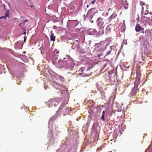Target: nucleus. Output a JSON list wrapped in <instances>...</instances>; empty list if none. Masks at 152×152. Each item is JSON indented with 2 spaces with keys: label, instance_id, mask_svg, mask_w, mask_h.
Listing matches in <instances>:
<instances>
[{
  "label": "nucleus",
  "instance_id": "nucleus-30",
  "mask_svg": "<svg viewBox=\"0 0 152 152\" xmlns=\"http://www.w3.org/2000/svg\"><path fill=\"white\" fill-rule=\"evenodd\" d=\"M24 39H26V38H24Z\"/></svg>",
  "mask_w": 152,
  "mask_h": 152
},
{
  "label": "nucleus",
  "instance_id": "nucleus-22",
  "mask_svg": "<svg viewBox=\"0 0 152 152\" xmlns=\"http://www.w3.org/2000/svg\"><path fill=\"white\" fill-rule=\"evenodd\" d=\"M152 146V140L151 142V144L150 145V146Z\"/></svg>",
  "mask_w": 152,
  "mask_h": 152
},
{
  "label": "nucleus",
  "instance_id": "nucleus-25",
  "mask_svg": "<svg viewBox=\"0 0 152 152\" xmlns=\"http://www.w3.org/2000/svg\"><path fill=\"white\" fill-rule=\"evenodd\" d=\"M26 33V32H24L23 34H25Z\"/></svg>",
  "mask_w": 152,
  "mask_h": 152
},
{
  "label": "nucleus",
  "instance_id": "nucleus-15",
  "mask_svg": "<svg viewBox=\"0 0 152 152\" xmlns=\"http://www.w3.org/2000/svg\"><path fill=\"white\" fill-rule=\"evenodd\" d=\"M84 68H85L83 67H82L79 70V71L80 72H83V71Z\"/></svg>",
  "mask_w": 152,
  "mask_h": 152
},
{
  "label": "nucleus",
  "instance_id": "nucleus-23",
  "mask_svg": "<svg viewBox=\"0 0 152 152\" xmlns=\"http://www.w3.org/2000/svg\"><path fill=\"white\" fill-rule=\"evenodd\" d=\"M111 8H109L108 10V11H109L110 10H111Z\"/></svg>",
  "mask_w": 152,
  "mask_h": 152
},
{
  "label": "nucleus",
  "instance_id": "nucleus-4",
  "mask_svg": "<svg viewBox=\"0 0 152 152\" xmlns=\"http://www.w3.org/2000/svg\"><path fill=\"white\" fill-rule=\"evenodd\" d=\"M54 102V100L53 99H51L48 102V104L49 105V107H52L53 105H54V106H56V105L53 104Z\"/></svg>",
  "mask_w": 152,
  "mask_h": 152
},
{
  "label": "nucleus",
  "instance_id": "nucleus-28",
  "mask_svg": "<svg viewBox=\"0 0 152 152\" xmlns=\"http://www.w3.org/2000/svg\"><path fill=\"white\" fill-rule=\"evenodd\" d=\"M88 5H87V7H88Z\"/></svg>",
  "mask_w": 152,
  "mask_h": 152
},
{
  "label": "nucleus",
  "instance_id": "nucleus-17",
  "mask_svg": "<svg viewBox=\"0 0 152 152\" xmlns=\"http://www.w3.org/2000/svg\"><path fill=\"white\" fill-rule=\"evenodd\" d=\"M65 110L67 112H69L70 111L69 108L66 107L65 108Z\"/></svg>",
  "mask_w": 152,
  "mask_h": 152
},
{
  "label": "nucleus",
  "instance_id": "nucleus-16",
  "mask_svg": "<svg viewBox=\"0 0 152 152\" xmlns=\"http://www.w3.org/2000/svg\"><path fill=\"white\" fill-rule=\"evenodd\" d=\"M148 13H149L148 11L147 10L145 11V12L144 13V15H147Z\"/></svg>",
  "mask_w": 152,
  "mask_h": 152
},
{
  "label": "nucleus",
  "instance_id": "nucleus-27",
  "mask_svg": "<svg viewBox=\"0 0 152 152\" xmlns=\"http://www.w3.org/2000/svg\"><path fill=\"white\" fill-rule=\"evenodd\" d=\"M146 31H148L147 30H145V33L146 32Z\"/></svg>",
  "mask_w": 152,
  "mask_h": 152
},
{
  "label": "nucleus",
  "instance_id": "nucleus-21",
  "mask_svg": "<svg viewBox=\"0 0 152 152\" xmlns=\"http://www.w3.org/2000/svg\"><path fill=\"white\" fill-rule=\"evenodd\" d=\"M95 0H94V1H92L91 2L92 4H94L95 2Z\"/></svg>",
  "mask_w": 152,
  "mask_h": 152
},
{
  "label": "nucleus",
  "instance_id": "nucleus-19",
  "mask_svg": "<svg viewBox=\"0 0 152 152\" xmlns=\"http://www.w3.org/2000/svg\"><path fill=\"white\" fill-rule=\"evenodd\" d=\"M105 114V111H103L102 112V115H104Z\"/></svg>",
  "mask_w": 152,
  "mask_h": 152
},
{
  "label": "nucleus",
  "instance_id": "nucleus-2",
  "mask_svg": "<svg viewBox=\"0 0 152 152\" xmlns=\"http://www.w3.org/2000/svg\"><path fill=\"white\" fill-rule=\"evenodd\" d=\"M135 31L136 32H140L141 30H144V28H142L139 24L136 25L135 28Z\"/></svg>",
  "mask_w": 152,
  "mask_h": 152
},
{
  "label": "nucleus",
  "instance_id": "nucleus-9",
  "mask_svg": "<svg viewBox=\"0 0 152 152\" xmlns=\"http://www.w3.org/2000/svg\"><path fill=\"white\" fill-rule=\"evenodd\" d=\"M140 67H138V69H137L136 71V74L137 75H141V72L140 71Z\"/></svg>",
  "mask_w": 152,
  "mask_h": 152
},
{
  "label": "nucleus",
  "instance_id": "nucleus-26",
  "mask_svg": "<svg viewBox=\"0 0 152 152\" xmlns=\"http://www.w3.org/2000/svg\"><path fill=\"white\" fill-rule=\"evenodd\" d=\"M75 41H76L77 42H77H78V40H76Z\"/></svg>",
  "mask_w": 152,
  "mask_h": 152
},
{
  "label": "nucleus",
  "instance_id": "nucleus-12",
  "mask_svg": "<svg viewBox=\"0 0 152 152\" xmlns=\"http://www.w3.org/2000/svg\"><path fill=\"white\" fill-rule=\"evenodd\" d=\"M139 83V80H136L134 82V85L135 86H137Z\"/></svg>",
  "mask_w": 152,
  "mask_h": 152
},
{
  "label": "nucleus",
  "instance_id": "nucleus-13",
  "mask_svg": "<svg viewBox=\"0 0 152 152\" xmlns=\"http://www.w3.org/2000/svg\"><path fill=\"white\" fill-rule=\"evenodd\" d=\"M140 4L142 6V8L143 10L144 9V7H142L143 6H144L145 5V3L143 2H141L140 3Z\"/></svg>",
  "mask_w": 152,
  "mask_h": 152
},
{
  "label": "nucleus",
  "instance_id": "nucleus-7",
  "mask_svg": "<svg viewBox=\"0 0 152 152\" xmlns=\"http://www.w3.org/2000/svg\"><path fill=\"white\" fill-rule=\"evenodd\" d=\"M117 14L115 13H113V14L108 18L109 21H110L112 20L115 18Z\"/></svg>",
  "mask_w": 152,
  "mask_h": 152
},
{
  "label": "nucleus",
  "instance_id": "nucleus-20",
  "mask_svg": "<svg viewBox=\"0 0 152 152\" xmlns=\"http://www.w3.org/2000/svg\"><path fill=\"white\" fill-rule=\"evenodd\" d=\"M141 32L142 34H144L145 33L144 30H141Z\"/></svg>",
  "mask_w": 152,
  "mask_h": 152
},
{
  "label": "nucleus",
  "instance_id": "nucleus-14",
  "mask_svg": "<svg viewBox=\"0 0 152 152\" xmlns=\"http://www.w3.org/2000/svg\"><path fill=\"white\" fill-rule=\"evenodd\" d=\"M101 119L103 121H104L105 119H104V115H102V116L101 118Z\"/></svg>",
  "mask_w": 152,
  "mask_h": 152
},
{
  "label": "nucleus",
  "instance_id": "nucleus-31",
  "mask_svg": "<svg viewBox=\"0 0 152 152\" xmlns=\"http://www.w3.org/2000/svg\"><path fill=\"white\" fill-rule=\"evenodd\" d=\"M112 152V151H110V152Z\"/></svg>",
  "mask_w": 152,
  "mask_h": 152
},
{
  "label": "nucleus",
  "instance_id": "nucleus-24",
  "mask_svg": "<svg viewBox=\"0 0 152 152\" xmlns=\"http://www.w3.org/2000/svg\"><path fill=\"white\" fill-rule=\"evenodd\" d=\"M150 14L151 15V14H152V13H151V12H150Z\"/></svg>",
  "mask_w": 152,
  "mask_h": 152
},
{
  "label": "nucleus",
  "instance_id": "nucleus-29",
  "mask_svg": "<svg viewBox=\"0 0 152 152\" xmlns=\"http://www.w3.org/2000/svg\"><path fill=\"white\" fill-rule=\"evenodd\" d=\"M24 39H26V38H24Z\"/></svg>",
  "mask_w": 152,
  "mask_h": 152
},
{
  "label": "nucleus",
  "instance_id": "nucleus-10",
  "mask_svg": "<svg viewBox=\"0 0 152 152\" xmlns=\"http://www.w3.org/2000/svg\"><path fill=\"white\" fill-rule=\"evenodd\" d=\"M28 21V20L27 19H26V20H24L23 21H22V23H20L19 24V26H21L22 24H24L25 22H27Z\"/></svg>",
  "mask_w": 152,
  "mask_h": 152
},
{
  "label": "nucleus",
  "instance_id": "nucleus-8",
  "mask_svg": "<svg viewBox=\"0 0 152 152\" xmlns=\"http://www.w3.org/2000/svg\"><path fill=\"white\" fill-rule=\"evenodd\" d=\"M136 90H132L130 94V96H135L136 94Z\"/></svg>",
  "mask_w": 152,
  "mask_h": 152
},
{
  "label": "nucleus",
  "instance_id": "nucleus-1",
  "mask_svg": "<svg viewBox=\"0 0 152 152\" xmlns=\"http://www.w3.org/2000/svg\"><path fill=\"white\" fill-rule=\"evenodd\" d=\"M105 42H101L99 43H97L95 45L96 48H100L101 49H103L105 45Z\"/></svg>",
  "mask_w": 152,
  "mask_h": 152
},
{
  "label": "nucleus",
  "instance_id": "nucleus-5",
  "mask_svg": "<svg viewBox=\"0 0 152 152\" xmlns=\"http://www.w3.org/2000/svg\"><path fill=\"white\" fill-rule=\"evenodd\" d=\"M50 32V40L51 41H55V40L56 36L54 35L52 31H51Z\"/></svg>",
  "mask_w": 152,
  "mask_h": 152
},
{
  "label": "nucleus",
  "instance_id": "nucleus-3",
  "mask_svg": "<svg viewBox=\"0 0 152 152\" xmlns=\"http://www.w3.org/2000/svg\"><path fill=\"white\" fill-rule=\"evenodd\" d=\"M96 13L95 11V9L94 8H92L90 9L88 12V14H90L91 15L93 16Z\"/></svg>",
  "mask_w": 152,
  "mask_h": 152
},
{
  "label": "nucleus",
  "instance_id": "nucleus-6",
  "mask_svg": "<svg viewBox=\"0 0 152 152\" xmlns=\"http://www.w3.org/2000/svg\"><path fill=\"white\" fill-rule=\"evenodd\" d=\"M123 4L125 9H127L128 8L129 4L127 1L125 0L123 1Z\"/></svg>",
  "mask_w": 152,
  "mask_h": 152
},
{
  "label": "nucleus",
  "instance_id": "nucleus-18",
  "mask_svg": "<svg viewBox=\"0 0 152 152\" xmlns=\"http://www.w3.org/2000/svg\"><path fill=\"white\" fill-rule=\"evenodd\" d=\"M111 52V50H110L109 51H108V52H107L106 55L107 56V55H109L110 53Z\"/></svg>",
  "mask_w": 152,
  "mask_h": 152
},
{
  "label": "nucleus",
  "instance_id": "nucleus-11",
  "mask_svg": "<svg viewBox=\"0 0 152 152\" xmlns=\"http://www.w3.org/2000/svg\"><path fill=\"white\" fill-rule=\"evenodd\" d=\"M102 20L103 19L102 18L99 17L97 19V21L99 22V24H100V23L101 21H102Z\"/></svg>",
  "mask_w": 152,
  "mask_h": 152
}]
</instances>
